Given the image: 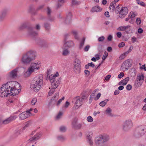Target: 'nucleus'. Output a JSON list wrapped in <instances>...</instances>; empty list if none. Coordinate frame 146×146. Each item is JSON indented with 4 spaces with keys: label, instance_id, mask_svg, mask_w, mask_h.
Instances as JSON below:
<instances>
[{
    "label": "nucleus",
    "instance_id": "obj_1",
    "mask_svg": "<svg viewBox=\"0 0 146 146\" xmlns=\"http://www.w3.org/2000/svg\"><path fill=\"white\" fill-rule=\"evenodd\" d=\"M43 76L42 74L39 75L34 77L30 85L31 88L35 92H38L43 85Z\"/></svg>",
    "mask_w": 146,
    "mask_h": 146
},
{
    "label": "nucleus",
    "instance_id": "obj_2",
    "mask_svg": "<svg viewBox=\"0 0 146 146\" xmlns=\"http://www.w3.org/2000/svg\"><path fill=\"white\" fill-rule=\"evenodd\" d=\"M13 85H19L18 82H9L3 85L0 90V96L1 97H7L10 94L9 92L11 93Z\"/></svg>",
    "mask_w": 146,
    "mask_h": 146
},
{
    "label": "nucleus",
    "instance_id": "obj_3",
    "mask_svg": "<svg viewBox=\"0 0 146 146\" xmlns=\"http://www.w3.org/2000/svg\"><path fill=\"white\" fill-rule=\"evenodd\" d=\"M35 57V52L34 51L30 50L22 56L21 62L23 64H28L34 60Z\"/></svg>",
    "mask_w": 146,
    "mask_h": 146
},
{
    "label": "nucleus",
    "instance_id": "obj_4",
    "mask_svg": "<svg viewBox=\"0 0 146 146\" xmlns=\"http://www.w3.org/2000/svg\"><path fill=\"white\" fill-rule=\"evenodd\" d=\"M110 139V136L108 135L103 134L96 136L94 138V141L96 146H100L108 142Z\"/></svg>",
    "mask_w": 146,
    "mask_h": 146
},
{
    "label": "nucleus",
    "instance_id": "obj_5",
    "mask_svg": "<svg viewBox=\"0 0 146 146\" xmlns=\"http://www.w3.org/2000/svg\"><path fill=\"white\" fill-rule=\"evenodd\" d=\"M59 74L58 72L53 76L51 75L50 76L49 79L51 83L52 88L55 89L57 88L60 84V80L59 78H57Z\"/></svg>",
    "mask_w": 146,
    "mask_h": 146
},
{
    "label": "nucleus",
    "instance_id": "obj_6",
    "mask_svg": "<svg viewBox=\"0 0 146 146\" xmlns=\"http://www.w3.org/2000/svg\"><path fill=\"white\" fill-rule=\"evenodd\" d=\"M39 68V66L37 64L35 63H32L30 66L28 68L27 70L24 73V76L25 77L29 76L33 72L37 71Z\"/></svg>",
    "mask_w": 146,
    "mask_h": 146
},
{
    "label": "nucleus",
    "instance_id": "obj_7",
    "mask_svg": "<svg viewBox=\"0 0 146 146\" xmlns=\"http://www.w3.org/2000/svg\"><path fill=\"white\" fill-rule=\"evenodd\" d=\"M146 132V126L144 125L138 127L134 134V136L137 138H139L143 135Z\"/></svg>",
    "mask_w": 146,
    "mask_h": 146
},
{
    "label": "nucleus",
    "instance_id": "obj_8",
    "mask_svg": "<svg viewBox=\"0 0 146 146\" xmlns=\"http://www.w3.org/2000/svg\"><path fill=\"white\" fill-rule=\"evenodd\" d=\"M81 62L79 59L76 58L74 62V71L77 74H79L81 71Z\"/></svg>",
    "mask_w": 146,
    "mask_h": 146
},
{
    "label": "nucleus",
    "instance_id": "obj_9",
    "mask_svg": "<svg viewBox=\"0 0 146 146\" xmlns=\"http://www.w3.org/2000/svg\"><path fill=\"white\" fill-rule=\"evenodd\" d=\"M133 126V122L131 119H127L123 123V129L125 131H127Z\"/></svg>",
    "mask_w": 146,
    "mask_h": 146
},
{
    "label": "nucleus",
    "instance_id": "obj_10",
    "mask_svg": "<svg viewBox=\"0 0 146 146\" xmlns=\"http://www.w3.org/2000/svg\"><path fill=\"white\" fill-rule=\"evenodd\" d=\"M128 12V9L126 7H122L119 10V17L121 18H124Z\"/></svg>",
    "mask_w": 146,
    "mask_h": 146
},
{
    "label": "nucleus",
    "instance_id": "obj_11",
    "mask_svg": "<svg viewBox=\"0 0 146 146\" xmlns=\"http://www.w3.org/2000/svg\"><path fill=\"white\" fill-rule=\"evenodd\" d=\"M19 85L16 86L15 85H13L12 86L11 89V93L14 96L16 95L17 94H18L21 91V89L20 88V84L18 82Z\"/></svg>",
    "mask_w": 146,
    "mask_h": 146
},
{
    "label": "nucleus",
    "instance_id": "obj_12",
    "mask_svg": "<svg viewBox=\"0 0 146 146\" xmlns=\"http://www.w3.org/2000/svg\"><path fill=\"white\" fill-rule=\"evenodd\" d=\"M86 141L90 146H93V142L92 140L93 132L92 131H88L86 134Z\"/></svg>",
    "mask_w": 146,
    "mask_h": 146
},
{
    "label": "nucleus",
    "instance_id": "obj_13",
    "mask_svg": "<svg viewBox=\"0 0 146 146\" xmlns=\"http://www.w3.org/2000/svg\"><path fill=\"white\" fill-rule=\"evenodd\" d=\"M84 98H80L79 96L74 98V100L75 101V106L76 108H78L83 104V101Z\"/></svg>",
    "mask_w": 146,
    "mask_h": 146
},
{
    "label": "nucleus",
    "instance_id": "obj_14",
    "mask_svg": "<svg viewBox=\"0 0 146 146\" xmlns=\"http://www.w3.org/2000/svg\"><path fill=\"white\" fill-rule=\"evenodd\" d=\"M131 65V61L129 59H128L125 60L121 65V68L124 70H127L130 67Z\"/></svg>",
    "mask_w": 146,
    "mask_h": 146
},
{
    "label": "nucleus",
    "instance_id": "obj_15",
    "mask_svg": "<svg viewBox=\"0 0 146 146\" xmlns=\"http://www.w3.org/2000/svg\"><path fill=\"white\" fill-rule=\"evenodd\" d=\"M31 114L29 111H26L20 114L19 115L20 120H24L28 117Z\"/></svg>",
    "mask_w": 146,
    "mask_h": 146
},
{
    "label": "nucleus",
    "instance_id": "obj_16",
    "mask_svg": "<svg viewBox=\"0 0 146 146\" xmlns=\"http://www.w3.org/2000/svg\"><path fill=\"white\" fill-rule=\"evenodd\" d=\"M59 93L57 92L53 96L51 99L49 103V105H54L56 104L57 101L59 97Z\"/></svg>",
    "mask_w": 146,
    "mask_h": 146
},
{
    "label": "nucleus",
    "instance_id": "obj_17",
    "mask_svg": "<svg viewBox=\"0 0 146 146\" xmlns=\"http://www.w3.org/2000/svg\"><path fill=\"white\" fill-rule=\"evenodd\" d=\"M18 69V68H16L9 72V77L12 78H14L17 77V72Z\"/></svg>",
    "mask_w": 146,
    "mask_h": 146
},
{
    "label": "nucleus",
    "instance_id": "obj_18",
    "mask_svg": "<svg viewBox=\"0 0 146 146\" xmlns=\"http://www.w3.org/2000/svg\"><path fill=\"white\" fill-rule=\"evenodd\" d=\"M17 117L16 116H11L8 118L3 120L2 121V123L4 124H7L10 123L13 120L17 118Z\"/></svg>",
    "mask_w": 146,
    "mask_h": 146
},
{
    "label": "nucleus",
    "instance_id": "obj_19",
    "mask_svg": "<svg viewBox=\"0 0 146 146\" xmlns=\"http://www.w3.org/2000/svg\"><path fill=\"white\" fill-rule=\"evenodd\" d=\"M42 135V134L40 132L36 133L33 137L30 138L29 140L30 141L33 142L36 141L38 140Z\"/></svg>",
    "mask_w": 146,
    "mask_h": 146
},
{
    "label": "nucleus",
    "instance_id": "obj_20",
    "mask_svg": "<svg viewBox=\"0 0 146 146\" xmlns=\"http://www.w3.org/2000/svg\"><path fill=\"white\" fill-rule=\"evenodd\" d=\"M72 14L71 13L69 12L66 15V17L65 20V22L66 24H70L71 20L72 19Z\"/></svg>",
    "mask_w": 146,
    "mask_h": 146
},
{
    "label": "nucleus",
    "instance_id": "obj_21",
    "mask_svg": "<svg viewBox=\"0 0 146 146\" xmlns=\"http://www.w3.org/2000/svg\"><path fill=\"white\" fill-rule=\"evenodd\" d=\"M28 34L29 35L34 36L36 35L37 34V33L36 32L34 31L33 28L30 27L28 29Z\"/></svg>",
    "mask_w": 146,
    "mask_h": 146
},
{
    "label": "nucleus",
    "instance_id": "obj_22",
    "mask_svg": "<svg viewBox=\"0 0 146 146\" xmlns=\"http://www.w3.org/2000/svg\"><path fill=\"white\" fill-rule=\"evenodd\" d=\"M74 46L73 42L72 41H69L66 42L64 45L63 47H68L70 48Z\"/></svg>",
    "mask_w": 146,
    "mask_h": 146
},
{
    "label": "nucleus",
    "instance_id": "obj_23",
    "mask_svg": "<svg viewBox=\"0 0 146 146\" xmlns=\"http://www.w3.org/2000/svg\"><path fill=\"white\" fill-rule=\"evenodd\" d=\"M65 47L63 46L62 48V55L64 56H67L69 55L70 54V51L68 49L65 48Z\"/></svg>",
    "mask_w": 146,
    "mask_h": 146
},
{
    "label": "nucleus",
    "instance_id": "obj_24",
    "mask_svg": "<svg viewBox=\"0 0 146 146\" xmlns=\"http://www.w3.org/2000/svg\"><path fill=\"white\" fill-rule=\"evenodd\" d=\"M129 80V78L128 77H127L125 79L121 80L120 82L118 84L119 85H125L127 83V82Z\"/></svg>",
    "mask_w": 146,
    "mask_h": 146
},
{
    "label": "nucleus",
    "instance_id": "obj_25",
    "mask_svg": "<svg viewBox=\"0 0 146 146\" xmlns=\"http://www.w3.org/2000/svg\"><path fill=\"white\" fill-rule=\"evenodd\" d=\"M116 3L113 2H112L110 4V9L111 12H113L115 11Z\"/></svg>",
    "mask_w": 146,
    "mask_h": 146
},
{
    "label": "nucleus",
    "instance_id": "obj_26",
    "mask_svg": "<svg viewBox=\"0 0 146 146\" xmlns=\"http://www.w3.org/2000/svg\"><path fill=\"white\" fill-rule=\"evenodd\" d=\"M102 9L99 6H95L92 8L91 11L92 12H98L101 11Z\"/></svg>",
    "mask_w": 146,
    "mask_h": 146
},
{
    "label": "nucleus",
    "instance_id": "obj_27",
    "mask_svg": "<svg viewBox=\"0 0 146 146\" xmlns=\"http://www.w3.org/2000/svg\"><path fill=\"white\" fill-rule=\"evenodd\" d=\"M111 111L110 108H108L106 110V114L110 117H112L113 116V115L111 113Z\"/></svg>",
    "mask_w": 146,
    "mask_h": 146
},
{
    "label": "nucleus",
    "instance_id": "obj_28",
    "mask_svg": "<svg viewBox=\"0 0 146 146\" xmlns=\"http://www.w3.org/2000/svg\"><path fill=\"white\" fill-rule=\"evenodd\" d=\"M51 13V10L48 7L47 9V14L49 15L48 17V20L50 21H52L54 19V18L53 17H51L50 15Z\"/></svg>",
    "mask_w": 146,
    "mask_h": 146
},
{
    "label": "nucleus",
    "instance_id": "obj_29",
    "mask_svg": "<svg viewBox=\"0 0 146 146\" xmlns=\"http://www.w3.org/2000/svg\"><path fill=\"white\" fill-rule=\"evenodd\" d=\"M66 1V0H58V3L57 5V8H59L62 6Z\"/></svg>",
    "mask_w": 146,
    "mask_h": 146
},
{
    "label": "nucleus",
    "instance_id": "obj_30",
    "mask_svg": "<svg viewBox=\"0 0 146 146\" xmlns=\"http://www.w3.org/2000/svg\"><path fill=\"white\" fill-rule=\"evenodd\" d=\"M109 99H107L102 101L100 102L99 105L100 106L102 107L104 106L107 103V102L109 101Z\"/></svg>",
    "mask_w": 146,
    "mask_h": 146
},
{
    "label": "nucleus",
    "instance_id": "obj_31",
    "mask_svg": "<svg viewBox=\"0 0 146 146\" xmlns=\"http://www.w3.org/2000/svg\"><path fill=\"white\" fill-rule=\"evenodd\" d=\"M85 38L83 37L80 42L79 45V48L80 49H82L84 45L85 42Z\"/></svg>",
    "mask_w": 146,
    "mask_h": 146
},
{
    "label": "nucleus",
    "instance_id": "obj_32",
    "mask_svg": "<svg viewBox=\"0 0 146 146\" xmlns=\"http://www.w3.org/2000/svg\"><path fill=\"white\" fill-rule=\"evenodd\" d=\"M129 53V51H127L125 53L121 55L119 57V60H121L124 58L126 57V55L128 54Z\"/></svg>",
    "mask_w": 146,
    "mask_h": 146
},
{
    "label": "nucleus",
    "instance_id": "obj_33",
    "mask_svg": "<svg viewBox=\"0 0 146 146\" xmlns=\"http://www.w3.org/2000/svg\"><path fill=\"white\" fill-rule=\"evenodd\" d=\"M135 86L136 87H138L140 86L142 84V83L140 82V81L136 80L135 82Z\"/></svg>",
    "mask_w": 146,
    "mask_h": 146
},
{
    "label": "nucleus",
    "instance_id": "obj_34",
    "mask_svg": "<svg viewBox=\"0 0 146 146\" xmlns=\"http://www.w3.org/2000/svg\"><path fill=\"white\" fill-rule=\"evenodd\" d=\"M57 139L58 140L62 141H64L65 139V137L62 135L58 136L57 137Z\"/></svg>",
    "mask_w": 146,
    "mask_h": 146
},
{
    "label": "nucleus",
    "instance_id": "obj_35",
    "mask_svg": "<svg viewBox=\"0 0 146 146\" xmlns=\"http://www.w3.org/2000/svg\"><path fill=\"white\" fill-rule=\"evenodd\" d=\"M131 26L129 25H128L126 26H124L125 30V31H126V32L127 34H128L130 33V31H131L130 29H129V31H126L127 29L129 28Z\"/></svg>",
    "mask_w": 146,
    "mask_h": 146
},
{
    "label": "nucleus",
    "instance_id": "obj_36",
    "mask_svg": "<svg viewBox=\"0 0 146 146\" xmlns=\"http://www.w3.org/2000/svg\"><path fill=\"white\" fill-rule=\"evenodd\" d=\"M80 1H77L76 0H72V5H78L80 3Z\"/></svg>",
    "mask_w": 146,
    "mask_h": 146
},
{
    "label": "nucleus",
    "instance_id": "obj_37",
    "mask_svg": "<svg viewBox=\"0 0 146 146\" xmlns=\"http://www.w3.org/2000/svg\"><path fill=\"white\" fill-rule=\"evenodd\" d=\"M144 78V76L143 75H138L137 80L141 81V80H143Z\"/></svg>",
    "mask_w": 146,
    "mask_h": 146
},
{
    "label": "nucleus",
    "instance_id": "obj_38",
    "mask_svg": "<svg viewBox=\"0 0 146 146\" xmlns=\"http://www.w3.org/2000/svg\"><path fill=\"white\" fill-rule=\"evenodd\" d=\"M128 15L131 18H133L137 16L136 14H135L133 12H131Z\"/></svg>",
    "mask_w": 146,
    "mask_h": 146
},
{
    "label": "nucleus",
    "instance_id": "obj_39",
    "mask_svg": "<svg viewBox=\"0 0 146 146\" xmlns=\"http://www.w3.org/2000/svg\"><path fill=\"white\" fill-rule=\"evenodd\" d=\"M30 124L29 122H27L26 124L25 125V126L23 127V130H25L27 129L30 126Z\"/></svg>",
    "mask_w": 146,
    "mask_h": 146
},
{
    "label": "nucleus",
    "instance_id": "obj_40",
    "mask_svg": "<svg viewBox=\"0 0 146 146\" xmlns=\"http://www.w3.org/2000/svg\"><path fill=\"white\" fill-rule=\"evenodd\" d=\"M60 131L62 132H64L66 131V127L64 126H62L60 128Z\"/></svg>",
    "mask_w": 146,
    "mask_h": 146
},
{
    "label": "nucleus",
    "instance_id": "obj_41",
    "mask_svg": "<svg viewBox=\"0 0 146 146\" xmlns=\"http://www.w3.org/2000/svg\"><path fill=\"white\" fill-rule=\"evenodd\" d=\"M86 120L88 122H92L93 121V119L92 117L91 116H88L87 117Z\"/></svg>",
    "mask_w": 146,
    "mask_h": 146
},
{
    "label": "nucleus",
    "instance_id": "obj_42",
    "mask_svg": "<svg viewBox=\"0 0 146 146\" xmlns=\"http://www.w3.org/2000/svg\"><path fill=\"white\" fill-rule=\"evenodd\" d=\"M64 99V97H63L61 99L59 100L57 102L56 105L57 106H59L60 105V103L61 102L62 100H63Z\"/></svg>",
    "mask_w": 146,
    "mask_h": 146
},
{
    "label": "nucleus",
    "instance_id": "obj_43",
    "mask_svg": "<svg viewBox=\"0 0 146 146\" xmlns=\"http://www.w3.org/2000/svg\"><path fill=\"white\" fill-rule=\"evenodd\" d=\"M44 26L46 30H48L50 28L49 24L47 23H44Z\"/></svg>",
    "mask_w": 146,
    "mask_h": 146
},
{
    "label": "nucleus",
    "instance_id": "obj_44",
    "mask_svg": "<svg viewBox=\"0 0 146 146\" xmlns=\"http://www.w3.org/2000/svg\"><path fill=\"white\" fill-rule=\"evenodd\" d=\"M108 53L107 52L105 51L104 52V54L102 57V59L103 60H105L106 59V57L108 56Z\"/></svg>",
    "mask_w": 146,
    "mask_h": 146
},
{
    "label": "nucleus",
    "instance_id": "obj_45",
    "mask_svg": "<svg viewBox=\"0 0 146 146\" xmlns=\"http://www.w3.org/2000/svg\"><path fill=\"white\" fill-rule=\"evenodd\" d=\"M120 7L119 5H117L115 8V11L116 13H119Z\"/></svg>",
    "mask_w": 146,
    "mask_h": 146
},
{
    "label": "nucleus",
    "instance_id": "obj_46",
    "mask_svg": "<svg viewBox=\"0 0 146 146\" xmlns=\"http://www.w3.org/2000/svg\"><path fill=\"white\" fill-rule=\"evenodd\" d=\"M55 90L54 89H53L52 88L49 91L48 95L50 96L52 94L53 92L55 91Z\"/></svg>",
    "mask_w": 146,
    "mask_h": 146
},
{
    "label": "nucleus",
    "instance_id": "obj_47",
    "mask_svg": "<svg viewBox=\"0 0 146 146\" xmlns=\"http://www.w3.org/2000/svg\"><path fill=\"white\" fill-rule=\"evenodd\" d=\"M62 115V113L61 112H60L57 115L56 117V118L57 119H60Z\"/></svg>",
    "mask_w": 146,
    "mask_h": 146
},
{
    "label": "nucleus",
    "instance_id": "obj_48",
    "mask_svg": "<svg viewBox=\"0 0 146 146\" xmlns=\"http://www.w3.org/2000/svg\"><path fill=\"white\" fill-rule=\"evenodd\" d=\"M137 3L139 5H141L143 6H145V4L142 1H137Z\"/></svg>",
    "mask_w": 146,
    "mask_h": 146
},
{
    "label": "nucleus",
    "instance_id": "obj_49",
    "mask_svg": "<svg viewBox=\"0 0 146 146\" xmlns=\"http://www.w3.org/2000/svg\"><path fill=\"white\" fill-rule=\"evenodd\" d=\"M117 30L119 31H125L124 26H120L117 29Z\"/></svg>",
    "mask_w": 146,
    "mask_h": 146
},
{
    "label": "nucleus",
    "instance_id": "obj_50",
    "mask_svg": "<svg viewBox=\"0 0 146 146\" xmlns=\"http://www.w3.org/2000/svg\"><path fill=\"white\" fill-rule=\"evenodd\" d=\"M37 102V99L36 98H33L31 101V104L33 105H35V103Z\"/></svg>",
    "mask_w": 146,
    "mask_h": 146
},
{
    "label": "nucleus",
    "instance_id": "obj_51",
    "mask_svg": "<svg viewBox=\"0 0 146 146\" xmlns=\"http://www.w3.org/2000/svg\"><path fill=\"white\" fill-rule=\"evenodd\" d=\"M72 33L74 36V37L76 39H78V37L77 35V33L76 31H72Z\"/></svg>",
    "mask_w": 146,
    "mask_h": 146
},
{
    "label": "nucleus",
    "instance_id": "obj_52",
    "mask_svg": "<svg viewBox=\"0 0 146 146\" xmlns=\"http://www.w3.org/2000/svg\"><path fill=\"white\" fill-rule=\"evenodd\" d=\"M105 38L104 36H102L99 37L98 39V41L99 42H102L103 41L104 39Z\"/></svg>",
    "mask_w": 146,
    "mask_h": 146
},
{
    "label": "nucleus",
    "instance_id": "obj_53",
    "mask_svg": "<svg viewBox=\"0 0 146 146\" xmlns=\"http://www.w3.org/2000/svg\"><path fill=\"white\" fill-rule=\"evenodd\" d=\"M136 23L137 25H139L141 23V20L139 18H137L136 19Z\"/></svg>",
    "mask_w": 146,
    "mask_h": 146
},
{
    "label": "nucleus",
    "instance_id": "obj_54",
    "mask_svg": "<svg viewBox=\"0 0 146 146\" xmlns=\"http://www.w3.org/2000/svg\"><path fill=\"white\" fill-rule=\"evenodd\" d=\"M101 96V93H98L96 97L94 98V100H98L99 98Z\"/></svg>",
    "mask_w": 146,
    "mask_h": 146
},
{
    "label": "nucleus",
    "instance_id": "obj_55",
    "mask_svg": "<svg viewBox=\"0 0 146 146\" xmlns=\"http://www.w3.org/2000/svg\"><path fill=\"white\" fill-rule=\"evenodd\" d=\"M90 48V46L89 45H87L86 46H85V47L84 49V50L85 51L87 52L88 50Z\"/></svg>",
    "mask_w": 146,
    "mask_h": 146
},
{
    "label": "nucleus",
    "instance_id": "obj_56",
    "mask_svg": "<svg viewBox=\"0 0 146 146\" xmlns=\"http://www.w3.org/2000/svg\"><path fill=\"white\" fill-rule=\"evenodd\" d=\"M85 75L86 76H88L90 75V72L88 70H86L84 71Z\"/></svg>",
    "mask_w": 146,
    "mask_h": 146
},
{
    "label": "nucleus",
    "instance_id": "obj_57",
    "mask_svg": "<svg viewBox=\"0 0 146 146\" xmlns=\"http://www.w3.org/2000/svg\"><path fill=\"white\" fill-rule=\"evenodd\" d=\"M126 88L127 90H131L132 88V86L130 84H128L127 85Z\"/></svg>",
    "mask_w": 146,
    "mask_h": 146
},
{
    "label": "nucleus",
    "instance_id": "obj_58",
    "mask_svg": "<svg viewBox=\"0 0 146 146\" xmlns=\"http://www.w3.org/2000/svg\"><path fill=\"white\" fill-rule=\"evenodd\" d=\"M7 13V11L5 10L2 11L0 14L2 16H3L5 17Z\"/></svg>",
    "mask_w": 146,
    "mask_h": 146
},
{
    "label": "nucleus",
    "instance_id": "obj_59",
    "mask_svg": "<svg viewBox=\"0 0 146 146\" xmlns=\"http://www.w3.org/2000/svg\"><path fill=\"white\" fill-rule=\"evenodd\" d=\"M125 46V43L123 42H121L119 43L118 45V47L119 48H121Z\"/></svg>",
    "mask_w": 146,
    "mask_h": 146
},
{
    "label": "nucleus",
    "instance_id": "obj_60",
    "mask_svg": "<svg viewBox=\"0 0 146 146\" xmlns=\"http://www.w3.org/2000/svg\"><path fill=\"white\" fill-rule=\"evenodd\" d=\"M82 127V124L81 123H79L77 125H76V127H75V128L78 129H80Z\"/></svg>",
    "mask_w": 146,
    "mask_h": 146
},
{
    "label": "nucleus",
    "instance_id": "obj_61",
    "mask_svg": "<svg viewBox=\"0 0 146 146\" xmlns=\"http://www.w3.org/2000/svg\"><path fill=\"white\" fill-rule=\"evenodd\" d=\"M124 76V73L123 72H121L118 76V78H121Z\"/></svg>",
    "mask_w": 146,
    "mask_h": 146
},
{
    "label": "nucleus",
    "instance_id": "obj_62",
    "mask_svg": "<svg viewBox=\"0 0 146 146\" xmlns=\"http://www.w3.org/2000/svg\"><path fill=\"white\" fill-rule=\"evenodd\" d=\"M117 36L118 38H121L122 36V34L120 32H117Z\"/></svg>",
    "mask_w": 146,
    "mask_h": 146
},
{
    "label": "nucleus",
    "instance_id": "obj_63",
    "mask_svg": "<svg viewBox=\"0 0 146 146\" xmlns=\"http://www.w3.org/2000/svg\"><path fill=\"white\" fill-rule=\"evenodd\" d=\"M111 75H108L105 78V80L106 81L108 80L111 77Z\"/></svg>",
    "mask_w": 146,
    "mask_h": 146
},
{
    "label": "nucleus",
    "instance_id": "obj_64",
    "mask_svg": "<svg viewBox=\"0 0 146 146\" xmlns=\"http://www.w3.org/2000/svg\"><path fill=\"white\" fill-rule=\"evenodd\" d=\"M112 36L111 35H109V36H108V40L109 41H111L112 40Z\"/></svg>",
    "mask_w": 146,
    "mask_h": 146
}]
</instances>
